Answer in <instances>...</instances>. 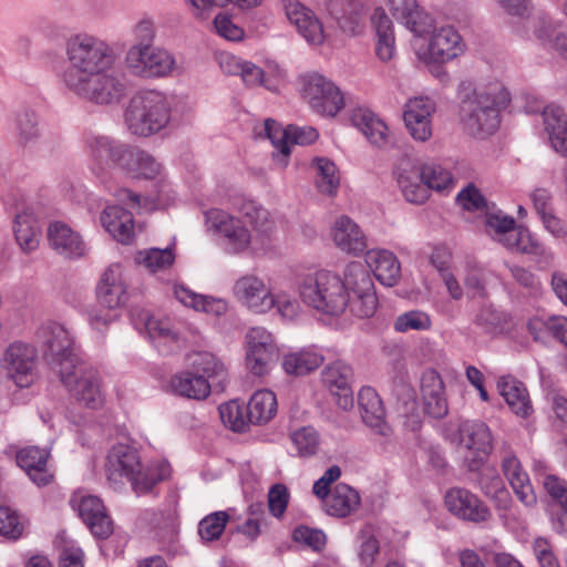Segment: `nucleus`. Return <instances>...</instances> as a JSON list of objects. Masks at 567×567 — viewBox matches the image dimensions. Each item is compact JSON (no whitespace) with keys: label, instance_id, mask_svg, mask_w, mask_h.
I'll return each instance as SVG.
<instances>
[{"label":"nucleus","instance_id":"obj_54","mask_svg":"<svg viewBox=\"0 0 567 567\" xmlns=\"http://www.w3.org/2000/svg\"><path fill=\"white\" fill-rule=\"evenodd\" d=\"M547 493L559 502L565 514L553 517L551 526L559 534H567V483L556 475L548 474L543 481Z\"/></svg>","mask_w":567,"mask_h":567},{"label":"nucleus","instance_id":"obj_41","mask_svg":"<svg viewBox=\"0 0 567 567\" xmlns=\"http://www.w3.org/2000/svg\"><path fill=\"white\" fill-rule=\"evenodd\" d=\"M505 248L512 252L533 256L537 262H549L554 259L553 251L523 226H516Z\"/></svg>","mask_w":567,"mask_h":567},{"label":"nucleus","instance_id":"obj_8","mask_svg":"<svg viewBox=\"0 0 567 567\" xmlns=\"http://www.w3.org/2000/svg\"><path fill=\"white\" fill-rule=\"evenodd\" d=\"M126 72L138 80L155 81L175 75L178 63L175 54L155 43H131L123 59Z\"/></svg>","mask_w":567,"mask_h":567},{"label":"nucleus","instance_id":"obj_56","mask_svg":"<svg viewBox=\"0 0 567 567\" xmlns=\"http://www.w3.org/2000/svg\"><path fill=\"white\" fill-rule=\"evenodd\" d=\"M218 411L224 425L234 432H243L250 424L247 408L238 400H230L221 404Z\"/></svg>","mask_w":567,"mask_h":567},{"label":"nucleus","instance_id":"obj_60","mask_svg":"<svg viewBox=\"0 0 567 567\" xmlns=\"http://www.w3.org/2000/svg\"><path fill=\"white\" fill-rule=\"evenodd\" d=\"M496 279L493 271L482 265L470 266L464 278L465 287L472 296H484L486 287Z\"/></svg>","mask_w":567,"mask_h":567},{"label":"nucleus","instance_id":"obj_63","mask_svg":"<svg viewBox=\"0 0 567 567\" xmlns=\"http://www.w3.org/2000/svg\"><path fill=\"white\" fill-rule=\"evenodd\" d=\"M295 28L309 45L319 47L324 41L322 23L312 10H310V14H303L300 27Z\"/></svg>","mask_w":567,"mask_h":567},{"label":"nucleus","instance_id":"obj_29","mask_svg":"<svg viewBox=\"0 0 567 567\" xmlns=\"http://www.w3.org/2000/svg\"><path fill=\"white\" fill-rule=\"evenodd\" d=\"M349 120L372 145L384 147L391 142L388 124L371 109L363 105L355 106L350 110Z\"/></svg>","mask_w":567,"mask_h":567},{"label":"nucleus","instance_id":"obj_20","mask_svg":"<svg viewBox=\"0 0 567 567\" xmlns=\"http://www.w3.org/2000/svg\"><path fill=\"white\" fill-rule=\"evenodd\" d=\"M97 301L107 310L125 307L130 300L128 278L122 264H110L95 288Z\"/></svg>","mask_w":567,"mask_h":567},{"label":"nucleus","instance_id":"obj_18","mask_svg":"<svg viewBox=\"0 0 567 567\" xmlns=\"http://www.w3.org/2000/svg\"><path fill=\"white\" fill-rule=\"evenodd\" d=\"M264 131L267 138L277 150V153L274 154V161L282 168H285L289 163L291 145H306L318 138L317 130L311 126L289 125L287 127H282L274 120L265 121Z\"/></svg>","mask_w":567,"mask_h":567},{"label":"nucleus","instance_id":"obj_3","mask_svg":"<svg viewBox=\"0 0 567 567\" xmlns=\"http://www.w3.org/2000/svg\"><path fill=\"white\" fill-rule=\"evenodd\" d=\"M231 207L237 216L221 208L204 212L207 231L217 235L226 254L267 256L274 251L276 223L270 212L252 198L239 196Z\"/></svg>","mask_w":567,"mask_h":567},{"label":"nucleus","instance_id":"obj_34","mask_svg":"<svg viewBox=\"0 0 567 567\" xmlns=\"http://www.w3.org/2000/svg\"><path fill=\"white\" fill-rule=\"evenodd\" d=\"M482 473L478 484L482 492L489 498L494 499L495 507L499 512L498 516L505 525L509 524V517L515 516L511 512L512 498L506 489L502 477L496 473L494 467L482 466L478 471Z\"/></svg>","mask_w":567,"mask_h":567},{"label":"nucleus","instance_id":"obj_42","mask_svg":"<svg viewBox=\"0 0 567 567\" xmlns=\"http://www.w3.org/2000/svg\"><path fill=\"white\" fill-rule=\"evenodd\" d=\"M174 296L184 306L214 317L224 316L228 310V302L225 299L196 293L183 285L174 287Z\"/></svg>","mask_w":567,"mask_h":567},{"label":"nucleus","instance_id":"obj_32","mask_svg":"<svg viewBox=\"0 0 567 567\" xmlns=\"http://www.w3.org/2000/svg\"><path fill=\"white\" fill-rule=\"evenodd\" d=\"M359 405L365 425L386 442L392 436V429L384 419L385 412L378 392L371 386L361 388Z\"/></svg>","mask_w":567,"mask_h":567},{"label":"nucleus","instance_id":"obj_5","mask_svg":"<svg viewBox=\"0 0 567 567\" xmlns=\"http://www.w3.org/2000/svg\"><path fill=\"white\" fill-rule=\"evenodd\" d=\"M511 93L499 79H485L463 100L460 120L464 131L472 137L485 140L501 126L502 112L511 103Z\"/></svg>","mask_w":567,"mask_h":567},{"label":"nucleus","instance_id":"obj_55","mask_svg":"<svg viewBox=\"0 0 567 567\" xmlns=\"http://www.w3.org/2000/svg\"><path fill=\"white\" fill-rule=\"evenodd\" d=\"M276 310L282 320L295 321L301 312L300 301L287 290L272 289L271 297L268 302V313Z\"/></svg>","mask_w":567,"mask_h":567},{"label":"nucleus","instance_id":"obj_25","mask_svg":"<svg viewBox=\"0 0 567 567\" xmlns=\"http://www.w3.org/2000/svg\"><path fill=\"white\" fill-rule=\"evenodd\" d=\"M329 237L341 252L358 257L368 247V239L361 227L349 216L341 215L332 223Z\"/></svg>","mask_w":567,"mask_h":567},{"label":"nucleus","instance_id":"obj_40","mask_svg":"<svg viewBox=\"0 0 567 567\" xmlns=\"http://www.w3.org/2000/svg\"><path fill=\"white\" fill-rule=\"evenodd\" d=\"M371 23L375 31V54L383 62L391 61L395 55L394 27L383 8L374 9Z\"/></svg>","mask_w":567,"mask_h":567},{"label":"nucleus","instance_id":"obj_45","mask_svg":"<svg viewBox=\"0 0 567 567\" xmlns=\"http://www.w3.org/2000/svg\"><path fill=\"white\" fill-rule=\"evenodd\" d=\"M239 76L247 86H265L269 91H276L277 84L272 82V79H281L284 72L274 61H266L265 66H259L245 60Z\"/></svg>","mask_w":567,"mask_h":567},{"label":"nucleus","instance_id":"obj_49","mask_svg":"<svg viewBox=\"0 0 567 567\" xmlns=\"http://www.w3.org/2000/svg\"><path fill=\"white\" fill-rule=\"evenodd\" d=\"M176 258V244L173 241L166 248H147L138 250L135 262L148 272L157 275L171 269Z\"/></svg>","mask_w":567,"mask_h":567},{"label":"nucleus","instance_id":"obj_47","mask_svg":"<svg viewBox=\"0 0 567 567\" xmlns=\"http://www.w3.org/2000/svg\"><path fill=\"white\" fill-rule=\"evenodd\" d=\"M394 19L413 34L425 31V20L417 0H383Z\"/></svg>","mask_w":567,"mask_h":567},{"label":"nucleus","instance_id":"obj_39","mask_svg":"<svg viewBox=\"0 0 567 567\" xmlns=\"http://www.w3.org/2000/svg\"><path fill=\"white\" fill-rule=\"evenodd\" d=\"M167 388L175 395L197 401L207 399L212 392L208 379L194 370H184L173 374Z\"/></svg>","mask_w":567,"mask_h":567},{"label":"nucleus","instance_id":"obj_43","mask_svg":"<svg viewBox=\"0 0 567 567\" xmlns=\"http://www.w3.org/2000/svg\"><path fill=\"white\" fill-rule=\"evenodd\" d=\"M361 503L359 493L351 486L337 484L324 501V512L333 517L343 518L354 513Z\"/></svg>","mask_w":567,"mask_h":567},{"label":"nucleus","instance_id":"obj_33","mask_svg":"<svg viewBox=\"0 0 567 567\" xmlns=\"http://www.w3.org/2000/svg\"><path fill=\"white\" fill-rule=\"evenodd\" d=\"M419 165L409 158L401 159L395 176L404 198L412 204H423L427 200L430 190L423 181Z\"/></svg>","mask_w":567,"mask_h":567},{"label":"nucleus","instance_id":"obj_26","mask_svg":"<svg viewBox=\"0 0 567 567\" xmlns=\"http://www.w3.org/2000/svg\"><path fill=\"white\" fill-rule=\"evenodd\" d=\"M158 178L155 196H141L130 189H123L120 193H115V198L121 202H126L132 207L144 212L165 209L174 206L179 200L175 187L171 182L164 178V175Z\"/></svg>","mask_w":567,"mask_h":567},{"label":"nucleus","instance_id":"obj_51","mask_svg":"<svg viewBox=\"0 0 567 567\" xmlns=\"http://www.w3.org/2000/svg\"><path fill=\"white\" fill-rule=\"evenodd\" d=\"M43 133L39 116L33 111H22L17 114L14 136L20 145L24 147L35 145L43 137Z\"/></svg>","mask_w":567,"mask_h":567},{"label":"nucleus","instance_id":"obj_12","mask_svg":"<svg viewBox=\"0 0 567 567\" xmlns=\"http://www.w3.org/2000/svg\"><path fill=\"white\" fill-rule=\"evenodd\" d=\"M135 329L144 330L154 347L163 354L173 353L186 343V326L168 316L152 315L146 310L133 317Z\"/></svg>","mask_w":567,"mask_h":567},{"label":"nucleus","instance_id":"obj_46","mask_svg":"<svg viewBox=\"0 0 567 567\" xmlns=\"http://www.w3.org/2000/svg\"><path fill=\"white\" fill-rule=\"evenodd\" d=\"M310 168L316 189L323 196L336 197L340 187V172L334 162L327 157H315Z\"/></svg>","mask_w":567,"mask_h":567},{"label":"nucleus","instance_id":"obj_48","mask_svg":"<svg viewBox=\"0 0 567 567\" xmlns=\"http://www.w3.org/2000/svg\"><path fill=\"white\" fill-rule=\"evenodd\" d=\"M246 408L250 424H266L277 414V396L275 392L269 389H259L252 393Z\"/></svg>","mask_w":567,"mask_h":567},{"label":"nucleus","instance_id":"obj_4","mask_svg":"<svg viewBox=\"0 0 567 567\" xmlns=\"http://www.w3.org/2000/svg\"><path fill=\"white\" fill-rule=\"evenodd\" d=\"M85 152L91 175L114 197L125 189L117 187L120 172L131 179L148 181L164 175L163 164L152 154L106 135H87Z\"/></svg>","mask_w":567,"mask_h":567},{"label":"nucleus","instance_id":"obj_64","mask_svg":"<svg viewBox=\"0 0 567 567\" xmlns=\"http://www.w3.org/2000/svg\"><path fill=\"white\" fill-rule=\"evenodd\" d=\"M291 441L301 456L313 455L319 446V434L312 426H303L291 434Z\"/></svg>","mask_w":567,"mask_h":567},{"label":"nucleus","instance_id":"obj_27","mask_svg":"<svg viewBox=\"0 0 567 567\" xmlns=\"http://www.w3.org/2000/svg\"><path fill=\"white\" fill-rule=\"evenodd\" d=\"M351 379L352 369L342 361L328 364L321 372L323 385L337 398V404L346 411L351 409L354 403Z\"/></svg>","mask_w":567,"mask_h":567},{"label":"nucleus","instance_id":"obj_17","mask_svg":"<svg viewBox=\"0 0 567 567\" xmlns=\"http://www.w3.org/2000/svg\"><path fill=\"white\" fill-rule=\"evenodd\" d=\"M43 207L35 202H17L12 218V233L19 248L24 254L34 252L41 240V218Z\"/></svg>","mask_w":567,"mask_h":567},{"label":"nucleus","instance_id":"obj_7","mask_svg":"<svg viewBox=\"0 0 567 567\" xmlns=\"http://www.w3.org/2000/svg\"><path fill=\"white\" fill-rule=\"evenodd\" d=\"M172 111L173 99L169 94L157 89H144L131 97L124 122L131 134L150 137L169 125Z\"/></svg>","mask_w":567,"mask_h":567},{"label":"nucleus","instance_id":"obj_10","mask_svg":"<svg viewBox=\"0 0 567 567\" xmlns=\"http://www.w3.org/2000/svg\"><path fill=\"white\" fill-rule=\"evenodd\" d=\"M56 373L70 395L80 405L91 410H97L104 405L105 394L96 369L78 359L74 367L69 369L65 367Z\"/></svg>","mask_w":567,"mask_h":567},{"label":"nucleus","instance_id":"obj_16","mask_svg":"<svg viewBox=\"0 0 567 567\" xmlns=\"http://www.w3.org/2000/svg\"><path fill=\"white\" fill-rule=\"evenodd\" d=\"M458 444L466 450L464 461L470 471H478L493 449L489 427L482 421L466 420L457 429Z\"/></svg>","mask_w":567,"mask_h":567},{"label":"nucleus","instance_id":"obj_6","mask_svg":"<svg viewBox=\"0 0 567 567\" xmlns=\"http://www.w3.org/2000/svg\"><path fill=\"white\" fill-rule=\"evenodd\" d=\"M105 472L109 482L120 484L126 480L140 495L151 491L156 483L166 480L171 475V465L165 460H157L147 467H143L137 450L121 443L110 450Z\"/></svg>","mask_w":567,"mask_h":567},{"label":"nucleus","instance_id":"obj_53","mask_svg":"<svg viewBox=\"0 0 567 567\" xmlns=\"http://www.w3.org/2000/svg\"><path fill=\"white\" fill-rule=\"evenodd\" d=\"M234 513V508H228L226 511L213 512L203 517L198 524V535L200 540L203 543L218 540L221 537L227 523L231 519Z\"/></svg>","mask_w":567,"mask_h":567},{"label":"nucleus","instance_id":"obj_15","mask_svg":"<svg viewBox=\"0 0 567 567\" xmlns=\"http://www.w3.org/2000/svg\"><path fill=\"white\" fill-rule=\"evenodd\" d=\"M0 364L16 386L30 388L39 377L38 349L29 342L13 341L1 354Z\"/></svg>","mask_w":567,"mask_h":567},{"label":"nucleus","instance_id":"obj_59","mask_svg":"<svg viewBox=\"0 0 567 567\" xmlns=\"http://www.w3.org/2000/svg\"><path fill=\"white\" fill-rule=\"evenodd\" d=\"M419 167L429 190L445 192L453 187L454 181L452 173L442 165L429 163Z\"/></svg>","mask_w":567,"mask_h":567},{"label":"nucleus","instance_id":"obj_2","mask_svg":"<svg viewBox=\"0 0 567 567\" xmlns=\"http://www.w3.org/2000/svg\"><path fill=\"white\" fill-rule=\"evenodd\" d=\"M300 301L328 317H339L347 308L359 318H370L378 297L370 274L358 261L349 262L341 277L324 268H310L297 277Z\"/></svg>","mask_w":567,"mask_h":567},{"label":"nucleus","instance_id":"obj_57","mask_svg":"<svg viewBox=\"0 0 567 567\" xmlns=\"http://www.w3.org/2000/svg\"><path fill=\"white\" fill-rule=\"evenodd\" d=\"M364 9L362 0H347V9L339 13L337 2H332L330 13L338 21L340 28L350 34H355L359 29V16Z\"/></svg>","mask_w":567,"mask_h":567},{"label":"nucleus","instance_id":"obj_28","mask_svg":"<svg viewBox=\"0 0 567 567\" xmlns=\"http://www.w3.org/2000/svg\"><path fill=\"white\" fill-rule=\"evenodd\" d=\"M103 229L117 243L131 245L136 237V225L133 214L120 205H106L100 214Z\"/></svg>","mask_w":567,"mask_h":567},{"label":"nucleus","instance_id":"obj_9","mask_svg":"<svg viewBox=\"0 0 567 567\" xmlns=\"http://www.w3.org/2000/svg\"><path fill=\"white\" fill-rule=\"evenodd\" d=\"M414 53L424 64H443L461 56L466 49L458 31L452 25L432 28L425 22V31L414 34Z\"/></svg>","mask_w":567,"mask_h":567},{"label":"nucleus","instance_id":"obj_19","mask_svg":"<svg viewBox=\"0 0 567 567\" xmlns=\"http://www.w3.org/2000/svg\"><path fill=\"white\" fill-rule=\"evenodd\" d=\"M271 292L272 288L265 278L254 272L239 276L231 287V295L236 302L254 315L268 313Z\"/></svg>","mask_w":567,"mask_h":567},{"label":"nucleus","instance_id":"obj_24","mask_svg":"<svg viewBox=\"0 0 567 567\" xmlns=\"http://www.w3.org/2000/svg\"><path fill=\"white\" fill-rule=\"evenodd\" d=\"M47 237L49 246L63 258L76 260L85 257L89 252V247L82 235L64 221L50 223Z\"/></svg>","mask_w":567,"mask_h":567},{"label":"nucleus","instance_id":"obj_44","mask_svg":"<svg viewBox=\"0 0 567 567\" xmlns=\"http://www.w3.org/2000/svg\"><path fill=\"white\" fill-rule=\"evenodd\" d=\"M501 395L509 409L520 417H527L532 411V403L524 384L511 375L501 377L497 383Z\"/></svg>","mask_w":567,"mask_h":567},{"label":"nucleus","instance_id":"obj_22","mask_svg":"<svg viewBox=\"0 0 567 567\" xmlns=\"http://www.w3.org/2000/svg\"><path fill=\"white\" fill-rule=\"evenodd\" d=\"M71 505L95 537L104 539L112 534V520L100 497L78 491L71 498Z\"/></svg>","mask_w":567,"mask_h":567},{"label":"nucleus","instance_id":"obj_1","mask_svg":"<svg viewBox=\"0 0 567 567\" xmlns=\"http://www.w3.org/2000/svg\"><path fill=\"white\" fill-rule=\"evenodd\" d=\"M68 68L60 74L74 96L101 106L115 105L126 94V84L114 71L115 54L105 41L91 34L72 37L65 48Z\"/></svg>","mask_w":567,"mask_h":567},{"label":"nucleus","instance_id":"obj_38","mask_svg":"<svg viewBox=\"0 0 567 567\" xmlns=\"http://www.w3.org/2000/svg\"><path fill=\"white\" fill-rule=\"evenodd\" d=\"M542 116L550 147L556 153L567 156V113L561 106L549 104L543 110Z\"/></svg>","mask_w":567,"mask_h":567},{"label":"nucleus","instance_id":"obj_58","mask_svg":"<svg viewBox=\"0 0 567 567\" xmlns=\"http://www.w3.org/2000/svg\"><path fill=\"white\" fill-rule=\"evenodd\" d=\"M431 328V316L419 309H412L399 315L393 322L394 331L400 333H406L409 331H427Z\"/></svg>","mask_w":567,"mask_h":567},{"label":"nucleus","instance_id":"obj_61","mask_svg":"<svg viewBox=\"0 0 567 567\" xmlns=\"http://www.w3.org/2000/svg\"><path fill=\"white\" fill-rule=\"evenodd\" d=\"M536 38L544 48L556 51L564 59H567V34L557 33L556 27L550 21H543L542 27L536 31Z\"/></svg>","mask_w":567,"mask_h":567},{"label":"nucleus","instance_id":"obj_30","mask_svg":"<svg viewBox=\"0 0 567 567\" xmlns=\"http://www.w3.org/2000/svg\"><path fill=\"white\" fill-rule=\"evenodd\" d=\"M501 466L518 499L525 506L535 505L537 498L528 474L523 468L519 458L512 450H504L502 452Z\"/></svg>","mask_w":567,"mask_h":567},{"label":"nucleus","instance_id":"obj_36","mask_svg":"<svg viewBox=\"0 0 567 567\" xmlns=\"http://www.w3.org/2000/svg\"><path fill=\"white\" fill-rule=\"evenodd\" d=\"M368 268L377 280L386 287H393L401 277V264L398 257L388 249L373 248L365 252Z\"/></svg>","mask_w":567,"mask_h":567},{"label":"nucleus","instance_id":"obj_37","mask_svg":"<svg viewBox=\"0 0 567 567\" xmlns=\"http://www.w3.org/2000/svg\"><path fill=\"white\" fill-rule=\"evenodd\" d=\"M324 359L323 349L311 344L297 351L285 353L281 359V367L286 374L301 377L318 369Z\"/></svg>","mask_w":567,"mask_h":567},{"label":"nucleus","instance_id":"obj_52","mask_svg":"<svg viewBox=\"0 0 567 567\" xmlns=\"http://www.w3.org/2000/svg\"><path fill=\"white\" fill-rule=\"evenodd\" d=\"M485 233L495 241L506 247L512 234L515 231V219L501 210L485 213L483 217Z\"/></svg>","mask_w":567,"mask_h":567},{"label":"nucleus","instance_id":"obj_21","mask_svg":"<svg viewBox=\"0 0 567 567\" xmlns=\"http://www.w3.org/2000/svg\"><path fill=\"white\" fill-rule=\"evenodd\" d=\"M435 111V102L427 96H414L404 104V126L415 142L425 143L432 138Z\"/></svg>","mask_w":567,"mask_h":567},{"label":"nucleus","instance_id":"obj_11","mask_svg":"<svg viewBox=\"0 0 567 567\" xmlns=\"http://www.w3.org/2000/svg\"><path fill=\"white\" fill-rule=\"evenodd\" d=\"M35 340L41 347L47 363L54 372L63 368L74 367L80 359L75 342L69 330L55 321L42 323L37 332Z\"/></svg>","mask_w":567,"mask_h":567},{"label":"nucleus","instance_id":"obj_50","mask_svg":"<svg viewBox=\"0 0 567 567\" xmlns=\"http://www.w3.org/2000/svg\"><path fill=\"white\" fill-rule=\"evenodd\" d=\"M188 364L199 375L208 379L212 384L226 375L227 369L223 360L209 351H194L188 354Z\"/></svg>","mask_w":567,"mask_h":567},{"label":"nucleus","instance_id":"obj_62","mask_svg":"<svg viewBox=\"0 0 567 567\" xmlns=\"http://www.w3.org/2000/svg\"><path fill=\"white\" fill-rule=\"evenodd\" d=\"M559 317L536 315L528 319L527 330L536 342L547 343L554 338V326Z\"/></svg>","mask_w":567,"mask_h":567},{"label":"nucleus","instance_id":"obj_13","mask_svg":"<svg viewBox=\"0 0 567 567\" xmlns=\"http://www.w3.org/2000/svg\"><path fill=\"white\" fill-rule=\"evenodd\" d=\"M300 92L310 109L324 117H334L346 105V94L327 76L312 72L300 78Z\"/></svg>","mask_w":567,"mask_h":567},{"label":"nucleus","instance_id":"obj_31","mask_svg":"<svg viewBox=\"0 0 567 567\" xmlns=\"http://www.w3.org/2000/svg\"><path fill=\"white\" fill-rule=\"evenodd\" d=\"M49 455L48 450L37 446L21 449L17 454L18 465L39 487L51 484L54 478V472L48 462Z\"/></svg>","mask_w":567,"mask_h":567},{"label":"nucleus","instance_id":"obj_23","mask_svg":"<svg viewBox=\"0 0 567 567\" xmlns=\"http://www.w3.org/2000/svg\"><path fill=\"white\" fill-rule=\"evenodd\" d=\"M450 513L460 519L472 523H485L491 516L488 506L474 493L463 487H452L444 496Z\"/></svg>","mask_w":567,"mask_h":567},{"label":"nucleus","instance_id":"obj_35","mask_svg":"<svg viewBox=\"0 0 567 567\" xmlns=\"http://www.w3.org/2000/svg\"><path fill=\"white\" fill-rule=\"evenodd\" d=\"M421 393L425 411L435 419L444 417L449 412L443 380L434 369L425 370L421 375Z\"/></svg>","mask_w":567,"mask_h":567},{"label":"nucleus","instance_id":"obj_14","mask_svg":"<svg viewBox=\"0 0 567 567\" xmlns=\"http://www.w3.org/2000/svg\"><path fill=\"white\" fill-rule=\"evenodd\" d=\"M244 363L255 377L268 375L279 355V347L271 331L261 326L249 328L244 337Z\"/></svg>","mask_w":567,"mask_h":567}]
</instances>
